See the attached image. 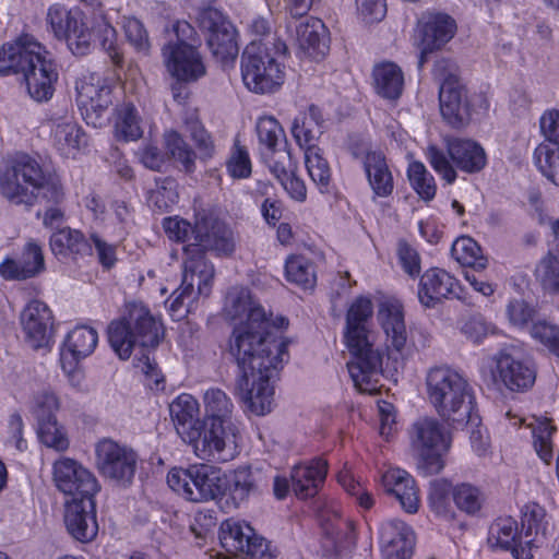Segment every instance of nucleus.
Wrapping results in <instances>:
<instances>
[{
    "label": "nucleus",
    "instance_id": "f03ea898",
    "mask_svg": "<svg viewBox=\"0 0 559 559\" xmlns=\"http://www.w3.org/2000/svg\"><path fill=\"white\" fill-rule=\"evenodd\" d=\"M370 298L359 296L350 304L345 320L344 341L352 355L346 366L355 388L367 394L380 391L382 377V353L374 347L371 332L367 328L372 317Z\"/></svg>",
    "mask_w": 559,
    "mask_h": 559
},
{
    "label": "nucleus",
    "instance_id": "c03bdc74",
    "mask_svg": "<svg viewBox=\"0 0 559 559\" xmlns=\"http://www.w3.org/2000/svg\"><path fill=\"white\" fill-rule=\"evenodd\" d=\"M203 402L209 421H221L224 425L233 424L230 417L234 404L223 390L217 388L206 390Z\"/></svg>",
    "mask_w": 559,
    "mask_h": 559
},
{
    "label": "nucleus",
    "instance_id": "a18cd8bd",
    "mask_svg": "<svg viewBox=\"0 0 559 559\" xmlns=\"http://www.w3.org/2000/svg\"><path fill=\"white\" fill-rule=\"evenodd\" d=\"M285 274L288 282L304 289L313 288L317 282L314 264L304 255L289 257L286 260Z\"/></svg>",
    "mask_w": 559,
    "mask_h": 559
},
{
    "label": "nucleus",
    "instance_id": "6e6d98bb",
    "mask_svg": "<svg viewBox=\"0 0 559 559\" xmlns=\"http://www.w3.org/2000/svg\"><path fill=\"white\" fill-rule=\"evenodd\" d=\"M531 427L534 448L538 456L548 464L552 459L551 438L556 427L551 425L548 418L536 419L535 423L531 424Z\"/></svg>",
    "mask_w": 559,
    "mask_h": 559
},
{
    "label": "nucleus",
    "instance_id": "4468645a",
    "mask_svg": "<svg viewBox=\"0 0 559 559\" xmlns=\"http://www.w3.org/2000/svg\"><path fill=\"white\" fill-rule=\"evenodd\" d=\"M199 22L201 28L207 32V46L213 57L224 66L233 62L239 52L233 24L214 8L204 9Z\"/></svg>",
    "mask_w": 559,
    "mask_h": 559
},
{
    "label": "nucleus",
    "instance_id": "393cba45",
    "mask_svg": "<svg viewBox=\"0 0 559 559\" xmlns=\"http://www.w3.org/2000/svg\"><path fill=\"white\" fill-rule=\"evenodd\" d=\"M163 56L168 72L179 81H197L205 74V67L195 46L167 45Z\"/></svg>",
    "mask_w": 559,
    "mask_h": 559
},
{
    "label": "nucleus",
    "instance_id": "3c124183",
    "mask_svg": "<svg viewBox=\"0 0 559 559\" xmlns=\"http://www.w3.org/2000/svg\"><path fill=\"white\" fill-rule=\"evenodd\" d=\"M116 134L126 141H133L142 135L140 118L131 103H124L117 108Z\"/></svg>",
    "mask_w": 559,
    "mask_h": 559
},
{
    "label": "nucleus",
    "instance_id": "412c9836",
    "mask_svg": "<svg viewBox=\"0 0 559 559\" xmlns=\"http://www.w3.org/2000/svg\"><path fill=\"white\" fill-rule=\"evenodd\" d=\"M415 531L399 520H389L379 527V545L383 559H411L415 552Z\"/></svg>",
    "mask_w": 559,
    "mask_h": 559
},
{
    "label": "nucleus",
    "instance_id": "1a4fd4ad",
    "mask_svg": "<svg viewBox=\"0 0 559 559\" xmlns=\"http://www.w3.org/2000/svg\"><path fill=\"white\" fill-rule=\"evenodd\" d=\"M182 440L204 461L228 462L239 453L238 431L234 424L202 420Z\"/></svg>",
    "mask_w": 559,
    "mask_h": 559
},
{
    "label": "nucleus",
    "instance_id": "4d7b16f0",
    "mask_svg": "<svg viewBox=\"0 0 559 559\" xmlns=\"http://www.w3.org/2000/svg\"><path fill=\"white\" fill-rule=\"evenodd\" d=\"M155 182L156 187L150 191L148 201L159 211H168L178 201L176 181L171 178H159Z\"/></svg>",
    "mask_w": 559,
    "mask_h": 559
},
{
    "label": "nucleus",
    "instance_id": "69168bd1",
    "mask_svg": "<svg viewBox=\"0 0 559 559\" xmlns=\"http://www.w3.org/2000/svg\"><path fill=\"white\" fill-rule=\"evenodd\" d=\"M509 322L516 328L526 326L535 316V309L523 299H512L506 309Z\"/></svg>",
    "mask_w": 559,
    "mask_h": 559
},
{
    "label": "nucleus",
    "instance_id": "a211bd4d",
    "mask_svg": "<svg viewBox=\"0 0 559 559\" xmlns=\"http://www.w3.org/2000/svg\"><path fill=\"white\" fill-rule=\"evenodd\" d=\"M451 442L450 432L437 419L421 424V474H438L444 468Z\"/></svg>",
    "mask_w": 559,
    "mask_h": 559
},
{
    "label": "nucleus",
    "instance_id": "de8ad7c7",
    "mask_svg": "<svg viewBox=\"0 0 559 559\" xmlns=\"http://www.w3.org/2000/svg\"><path fill=\"white\" fill-rule=\"evenodd\" d=\"M98 341L97 332L88 326H78L67 336L64 346L75 359L85 358L91 355Z\"/></svg>",
    "mask_w": 559,
    "mask_h": 559
},
{
    "label": "nucleus",
    "instance_id": "8fccbe9b",
    "mask_svg": "<svg viewBox=\"0 0 559 559\" xmlns=\"http://www.w3.org/2000/svg\"><path fill=\"white\" fill-rule=\"evenodd\" d=\"M260 472L242 466L234 471L229 490L235 501H245L251 492L258 490Z\"/></svg>",
    "mask_w": 559,
    "mask_h": 559
},
{
    "label": "nucleus",
    "instance_id": "e2e57ef3",
    "mask_svg": "<svg viewBox=\"0 0 559 559\" xmlns=\"http://www.w3.org/2000/svg\"><path fill=\"white\" fill-rule=\"evenodd\" d=\"M234 152L227 162V170L233 178L242 179L251 175V162L245 146L235 141Z\"/></svg>",
    "mask_w": 559,
    "mask_h": 559
},
{
    "label": "nucleus",
    "instance_id": "774afa93",
    "mask_svg": "<svg viewBox=\"0 0 559 559\" xmlns=\"http://www.w3.org/2000/svg\"><path fill=\"white\" fill-rule=\"evenodd\" d=\"M355 3L366 23L380 22L386 15V0H355Z\"/></svg>",
    "mask_w": 559,
    "mask_h": 559
},
{
    "label": "nucleus",
    "instance_id": "b1692460",
    "mask_svg": "<svg viewBox=\"0 0 559 559\" xmlns=\"http://www.w3.org/2000/svg\"><path fill=\"white\" fill-rule=\"evenodd\" d=\"M26 341L33 348L47 346L53 333V317L49 307L39 300H32L20 316Z\"/></svg>",
    "mask_w": 559,
    "mask_h": 559
},
{
    "label": "nucleus",
    "instance_id": "2f4dec72",
    "mask_svg": "<svg viewBox=\"0 0 559 559\" xmlns=\"http://www.w3.org/2000/svg\"><path fill=\"white\" fill-rule=\"evenodd\" d=\"M94 81L95 78L92 75L76 83V102L86 111L100 114L112 103L111 90L109 86L100 84L99 80Z\"/></svg>",
    "mask_w": 559,
    "mask_h": 559
},
{
    "label": "nucleus",
    "instance_id": "2eb2a0df",
    "mask_svg": "<svg viewBox=\"0 0 559 559\" xmlns=\"http://www.w3.org/2000/svg\"><path fill=\"white\" fill-rule=\"evenodd\" d=\"M496 383L511 392H526L536 380L534 362L522 357L514 347H506L493 356Z\"/></svg>",
    "mask_w": 559,
    "mask_h": 559
},
{
    "label": "nucleus",
    "instance_id": "bb28decb",
    "mask_svg": "<svg viewBox=\"0 0 559 559\" xmlns=\"http://www.w3.org/2000/svg\"><path fill=\"white\" fill-rule=\"evenodd\" d=\"M45 270L43 249L35 240H29L21 257L8 259L0 265V274L7 280H26L34 277Z\"/></svg>",
    "mask_w": 559,
    "mask_h": 559
},
{
    "label": "nucleus",
    "instance_id": "338daca9",
    "mask_svg": "<svg viewBox=\"0 0 559 559\" xmlns=\"http://www.w3.org/2000/svg\"><path fill=\"white\" fill-rule=\"evenodd\" d=\"M59 409V400L55 393L43 391L35 396L34 414L37 421L56 419L55 413Z\"/></svg>",
    "mask_w": 559,
    "mask_h": 559
},
{
    "label": "nucleus",
    "instance_id": "0e129e2a",
    "mask_svg": "<svg viewBox=\"0 0 559 559\" xmlns=\"http://www.w3.org/2000/svg\"><path fill=\"white\" fill-rule=\"evenodd\" d=\"M123 29L128 41L138 50L147 52L150 49V40L147 32L142 24L135 17L123 19Z\"/></svg>",
    "mask_w": 559,
    "mask_h": 559
},
{
    "label": "nucleus",
    "instance_id": "39448f33",
    "mask_svg": "<svg viewBox=\"0 0 559 559\" xmlns=\"http://www.w3.org/2000/svg\"><path fill=\"white\" fill-rule=\"evenodd\" d=\"M164 228L170 239L186 242L183 246V263L190 258L209 262L205 251H214L218 255H229L236 247L233 230L214 215L201 212L195 216L194 225L186 219L167 217Z\"/></svg>",
    "mask_w": 559,
    "mask_h": 559
},
{
    "label": "nucleus",
    "instance_id": "052dcab7",
    "mask_svg": "<svg viewBox=\"0 0 559 559\" xmlns=\"http://www.w3.org/2000/svg\"><path fill=\"white\" fill-rule=\"evenodd\" d=\"M38 437L46 447L56 451H66L69 447V440L57 419L38 421Z\"/></svg>",
    "mask_w": 559,
    "mask_h": 559
},
{
    "label": "nucleus",
    "instance_id": "cd10ccee",
    "mask_svg": "<svg viewBox=\"0 0 559 559\" xmlns=\"http://www.w3.org/2000/svg\"><path fill=\"white\" fill-rule=\"evenodd\" d=\"M455 20L445 13H429L421 28V64L426 53L441 49L455 35Z\"/></svg>",
    "mask_w": 559,
    "mask_h": 559
},
{
    "label": "nucleus",
    "instance_id": "c9c22d12",
    "mask_svg": "<svg viewBox=\"0 0 559 559\" xmlns=\"http://www.w3.org/2000/svg\"><path fill=\"white\" fill-rule=\"evenodd\" d=\"M368 181L379 197H386L393 190V177L381 152H368L364 159Z\"/></svg>",
    "mask_w": 559,
    "mask_h": 559
},
{
    "label": "nucleus",
    "instance_id": "f3484780",
    "mask_svg": "<svg viewBox=\"0 0 559 559\" xmlns=\"http://www.w3.org/2000/svg\"><path fill=\"white\" fill-rule=\"evenodd\" d=\"M53 481L57 488L72 499H90L99 486L95 476L79 462L63 457L53 464Z\"/></svg>",
    "mask_w": 559,
    "mask_h": 559
},
{
    "label": "nucleus",
    "instance_id": "423d86ee",
    "mask_svg": "<svg viewBox=\"0 0 559 559\" xmlns=\"http://www.w3.org/2000/svg\"><path fill=\"white\" fill-rule=\"evenodd\" d=\"M428 402L447 421L474 423V391L468 381L450 367L431 368L426 376Z\"/></svg>",
    "mask_w": 559,
    "mask_h": 559
},
{
    "label": "nucleus",
    "instance_id": "c85d7f7f",
    "mask_svg": "<svg viewBox=\"0 0 559 559\" xmlns=\"http://www.w3.org/2000/svg\"><path fill=\"white\" fill-rule=\"evenodd\" d=\"M382 483L389 493H393L407 513L414 514L419 508L416 480L406 471L392 468L382 476Z\"/></svg>",
    "mask_w": 559,
    "mask_h": 559
},
{
    "label": "nucleus",
    "instance_id": "dca6fc26",
    "mask_svg": "<svg viewBox=\"0 0 559 559\" xmlns=\"http://www.w3.org/2000/svg\"><path fill=\"white\" fill-rule=\"evenodd\" d=\"M96 464L103 476L129 484L135 473L136 454L126 445L104 439L96 445Z\"/></svg>",
    "mask_w": 559,
    "mask_h": 559
},
{
    "label": "nucleus",
    "instance_id": "ea45409f",
    "mask_svg": "<svg viewBox=\"0 0 559 559\" xmlns=\"http://www.w3.org/2000/svg\"><path fill=\"white\" fill-rule=\"evenodd\" d=\"M52 135L55 145L64 155L71 154L84 144V132L69 115L53 122Z\"/></svg>",
    "mask_w": 559,
    "mask_h": 559
},
{
    "label": "nucleus",
    "instance_id": "4be33fe9",
    "mask_svg": "<svg viewBox=\"0 0 559 559\" xmlns=\"http://www.w3.org/2000/svg\"><path fill=\"white\" fill-rule=\"evenodd\" d=\"M224 313L234 326L269 324L263 307L245 287L229 288L225 298Z\"/></svg>",
    "mask_w": 559,
    "mask_h": 559
},
{
    "label": "nucleus",
    "instance_id": "c756f323",
    "mask_svg": "<svg viewBox=\"0 0 559 559\" xmlns=\"http://www.w3.org/2000/svg\"><path fill=\"white\" fill-rule=\"evenodd\" d=\"M328 473V463L314 460L309 464L295 465L290 473L292 488L300 499L313 497L319 486L324 481Z\"/></svg>",
    "mask_w": 559,
    "mask_h": 559
},
{
    "label": "nucleus",
    "instance_id": "864d4df0",
    "mask_svg": "<svg viewBox=\"0 0 559 559\" xmlns=\"http://www.w3.org/2000/svg\"><path fill=\"white\" fill-rule=\"evenodd\" d=\"M530 335L550 355L559 360V325L545 319L537 320L530 326Z\"/></svg>",
    "mask_w": 559,
    "mask_h": 559
},
{
    "label": "nucleus",
    "instance_id": "20e7f679",
    "mask_svg": "<svg viewBox=\"0 0 559 559\" xmlns=\"http://www.w3.org/2000/svg\"><path fill=\"white\" fill-rule=\"evenodd\" d=\"M0 74H22L29 96L36 102L50 99L58 80L57 67L49 52L29 34L1 47Z\"/></svg>",
    "mask_w": 559,
    "mask_h": 559
},
{
    "label": "nucleus",
    "instance_id": "f8f14e48",
    "mask_svg": "<svg viewBox=\"0 0 559 559\" xmlns=\"http://www.w3.org/2000/svg\"><path fill=\"white\" fill-rule=\"evenodd\" d=\"M214 278V266L190 258L185 262L182 283L166 301L171 316L178 320L191 311L199 296L207 297Z\"/></svg>",
    "mask_w": 559,
    "mask_h": 559
},
{
    "label": "nucleus",
    "instance_id": "7c9ffc66",
    "mask_svg": "<svg viewBox=\"0 0 559 559\" xmlns=\"http://www.w3.org/2000/svg\"><path fill=\"white\" fill-rule=\"evenodd\" d=\"M522 533L518 522L511 516L496 519L488 530L487 543L493 550L518 554L521 546Z\"/></svg>",
    "mask_w": 559,
    "mask_h": 559
},
{
    "label": "nucleus",
    "instance_id": "a19ab883",
    "mask_svg": "<svg viewBox=\"0 0 559 559\" xmlns=\"http://www.w3.org/2000/svg\"><path fill=\"white\" fill-rule=\"evenodd\" d=\"M546 512L537 503H528L522 512V535L530 538L526 544L539 546L548 533V522L545 520Z\"/></svg>",
    "mask_w": 559,
    "mask_h": 559
},
{
    "label": "nucleus",
    "instance_id": "680f3d73",
    "mask_svg": "<svg viewBox=\"0 0 559 559\" xmlns=\"http://www.w3.org/2000/svg\"><path fill=\"white\" fill-rule=\"evenodd\" d=\"M432 74L439 82V88H443L447 84L452 87L463 84L460 76V68L451 58L438 59L433 64Z\"/></svg>",
    "mask_w": 559,
    "mask_h": 559
},
{
    "label": "nucleus",
    "instance_id": "72a5a7b5",
    "mask_svg": "<svg viewBox=\"0 0 559 559\" xmlns=\"http://www.w3.org/2000/svg\"><path fill=\"white\" fill-rule=\"evenodd\" d=\"M456 287H459L456 280L444 270L435 267L421 275V290L427 297L426 307H431L450 295L459 297L455 292Z\"/></svg>",
    "mask_w": 559,
    "mask_h": 559
},
{
    "label": "nucleus",
    "instance_id": "09e8293b",
    "mask_svg": "<svg viewBox=\"0 0 559 559\" xmlns=\"http://www.w3.org/2000/svg\"><path fill=\"white\" fill-rule=\"evenodd\" d=\"M305 150V164L311 180L322 190L331 180V168L319 146H307Z\"/></svg>",
    "mask_w": 559,
    "mask_h": 559
},
{
    "label": "nucleus",
    "instance_id": "f257e3e1",
    "mask_svg": "<svg viewBox=\"0 0 559 559\" xmlns=\"http://www.w3.org/2000/svg\"><path fill=\"white\" fill-rule=\"evenodd\" d=\"M270 323L234 326L229 354L238 367L235 392L250 412L270 413L274 403L273 381L283 345L271 340Z\"/></svg>",
    "mask_w": 559,
    "mask_h": 559
},
{
    "label": "nucleus",
    "instance_id": "9d476101",
    "mask_svg": "<svg viewBox=\"0 0 559 559\" xmlns=\"http://www.w3.org/2000/svg\"><path fill=\"white\" fill-rule=\"evenodd\" d=\"M167 484L192 502L214 500L225 489L221 471L206 464L192 465L187 469L174 468L167 475Z\"/></svg>",
    "mask_w": 559,
    "mask_h": 559
},
{
    "label": "nucleus",
    "instance_id": "6e6552de",
    "mask_svg": "<svg viewBox=\"0 0 559 559\" xmlns=\"http://www.w3.org/2000/svg\"><path fill=\"white\" fill-rule=\"evenodd\" d=\"M448 156L459 169L468 174L480 171L487 163L485 150L473 140L448 136L444 138V148L429 144L426 157L449 185L455 181L456 171Z\"/></svg>",
    "mask_w": 559,
    "mask_h": 559
},
{
    "label": "nucleus",
    "instance_id": "4c0bfd02",
    "mask_svg": "<svg viewBox=\"0 0 559 559\" xmlns=\"http://www.w3.org/2000/svg\"><path fill=\"white\" fill-rule=\"evenodd\" d=\"M323 122L321 110L314 105L297 116L292 124V133L298 145L302 148L316 146L313 141L322 134Z\"/></svg>",
    "mask_w": 559,
    "mask_h": 559
},
{
    "label": "nucleus",
    "instance_id": "473e14b6",
    "mask_svg": "<svg viewBox=\"0 0 559 559\" xmlns=\"http://www.w3.org/2000/svg\"><path fill=\"white\" fill-rule=\"evenodd\" d=\"M378 319L392 345L401 350L406 342V331L402 305L394 299H388L379 305Z\"/></svg>",
    "mask_w": 559,
    "mask_h": 559
},
{
    "label": "nucleus",
    "instance_id": "0eeeda50",
    "mask_svg": "<svg viewBox=\"0 0 559 559\" xmlns=\"http://www.w3.org/2000/svg\"><path fill=\"white\" fill-rule=\"evenodd\" d=\"M162 324L141 304L128 306V312L108 326V341L120 359H128L134 346L155 347L160 340Z\"/></svg>",
    "mask_w": 559,
    "mask_h": 559
},
{
    "label": "nucleus",
    "instance_id": "58836bf2",
    "mask_svg": "<svg viewBox=\"0 0 559 559\" xmlns=\"http://www.w3.org/2000/svg\"><path fill=\"white\" fill-rule=\"evenodd\" d=\"M372 76L374 88L380 96L388 99L401 96L404 78L395 63L386 61L374 66Z\"/></svg>",
    "mask_w": 559,
    "mask_h": 559
},
{
    "label": "nucleus",
    "instance_id": "13d9d810",
    "mask_svg": "<svg viewBox=\"0 0 559 559\" xmlns=\"http://www.w3.org/2000/svg\"><path fill=\"white\" fill-rule=\"evenodd\" d=\"M165 146L171 157L178 160L187 171L193 169L195 153L178 132L169 131L165 134Z\"/></svg>",
    "mask_w": 559,
    "mask_h": 559
},
{
    "label": "nucleus",
    "instance_id": "f704fd0d",
    "mask_svg": "<svg viewBox=\"0 0 559 559\" xmlns=\"http://www.w3.org/2000/svg\"><path fill=\"white\" fill-rule=\"evenodd\" d=\"M50 249L55 255H91L92 245L84 235L70 227L58 229L50 236Z\"/></svg>",
    "mask_w": 559,
    "mask_h": 559
},
{
    "label": "nucleus",
    "instance_id": "5701e85b",
    "mask_svg": "<svg viewBox=\"0 0 559 559\" xmlns=\"http://www.w3.org/2000/svg\"><path fill=\"white\" fill-rule=\"evenodd\" d=\"M64 524L68 533L78 542L91 543L98 534L94 498L72 499L66 504Z\"/></svg>",
    "mask_w": 559,
    "mask_h": 559
},
{
    "label": "nucleus",
    "instance_id": "603ef678",
    "mask_svg": "<svg viewBox=\"0 0 559 559\" xmlns=\"http://www.w3.org/2000/svg\"><path fill=\"white\" fill-rule=\"evenodd\" d=\"M78 15L79 12H72L61 3H53L48 8L47 22L55 36L62 39L80 23Z\"/></svg>",
    "mask_w": 559,
    "mask_h": 559
},
{
    "label": "nucleus",
    "instance_id": "ddd939ff",
    "mask_svg": "<svg viewBox=\"0 0 559 559\" xmlns=\"http://www.w3.org/2000/svg\"><path fill=\"white\" fill-rule=\"evenodd\" d=\"M219 542L226 552L246 559H273L267 542L246 522L225 520L219 526Z\"/></svg>",
    "mask_w": 559,
    "mask_h": 559
},
{
    "label": "nucleus",
    "instance_id": "e433bc0d",
    "mask_svg": "<svg viewBox=\"0 0 559 559\" xmlns=\"http://www.w3.org/2000/svg\"><path fill=\"white\" fill-rule=\"evenodd\" d=\"M171 419L175 424L177 433L182 439L192 429L199 427L201 419L199 415V404L190 394H181L169 405Z\"/></svg>",
    "mask_w": 559,
    "mask_h": 559
},
{
    "label": "nucleus",
    "instance_id": "bf43d9fd",
    "mask_svg": "<svg viewBox=\"0 0 559 559\" xmlns=\"http://www.w3.org/2000/svg\"><path fill=\"white\" fill-rule=\"evenodd\" d=\"M453 501L456 507L467 514H475L481 508L484 497L480 490L471 484H461L453 488Z\"/></svg>",
    "mask_w": 559,
    "mask_h": 559
},
{
    "label": "nucleus",
    "instance_id": "a878e982",
    "mask_svg": "<svg viewBox=\"0 0 559 559\" xmlns=\"http://www.w3.org/2000/svg\"><path fill=\"white\" fill-rule=\"evenodd\" d=\"M299 49L310 59L319 61L329 52V33L323 22L309 16L296 26Z\"/></svg>",
    "mask_w": 559,
    "mask_h": 559
},
{
    "label": "nucleus",
    "instance_id": "aec40b11",
    "mask_svg": "<svg viewBox=\"0 0 559 559\" xmlns=\"http://www.w3.org/2000/svg\"><path fill=\"white\" fill-rule=\"evenodd\" d=\"M476 94H471L464 84L445 85L439 88L440 112L443 120L454 129L469 124L474 111Z\"/></svg>",
    "mask_w": 559,
    "mask_h": 559
},
{
    "label": "nucleus",
    "instance_id": "6ab92c4d",
    "mask_svg": "<svg viewBox=\"0 0 559 559\" xmlns=\"http://www.w3.org/2000/svg\"><path fill=\"white\" fill-rule=\"evenodd\" d=\"M539 123L549 144H539L535 148V164L548 179L559 186V110L546 111Z\"/></svg>",
    "mask_w": 559,
    "mask_h": 559
},
{
    "label": "nucleus",
    "instance_id": "9b49d317",
    "mask_svg": "<svg viewBox=\"0 0 559 559\" xmlns=\"http://www.w3.org/2000/svg\"><path fill=\"white\" fill-rule=\"evenodd\" d=\"M241 75L245 85L258 94L272 93L284 82L280 63L257 40H252L242 53Z\"/></svg>",
    "mask_w": 559,
    "mask_h": 559
},
{
    "label": "nucleus",
    "instance_id": "37998d69",
    "mask_svg": "<svg viewBox=\"0 0 559 559\" xmlns=\"http://www.w3.org/2000/svg\"><path fill=\"white\" fill-rule=\"evenodd\" d=\"M257 133L259 143L262 146V156L269 154L275 155L281 150V144L285 145V132L282 126L273 117H263L258 120Z\"/></svg>",
    "mask_w": 559,
    "mask_h": 559
},
{
    "label": "nucleus",
    "instance_id": "5fc2aeb1",
    "mask_svg": "<svg viewBox=\"0 0 559 559\" xmlns=\"http://www.w3.org/2000/svg\"><path fill=\"white\" fill-rule=\"evenodd\" d=\"M535 276L548 294H559V254L548 252L535 269Z\"/></svg>",
    "mask_w": 559,
    "mask_h": 559
},
{
    "label": "nucleus",
    "instance_id": "7ed1b4c3",
    "mask_svg": "<svg viewBox=\"0 0 559 559\" xmlns=\"http://www.w3.org/2000/svg\"><path fill=\"white\" fill-rule=\"evenodd\" d=\"M0 194L14 205L27 207L38 198L57 204L64 195L58 176L22 152L9 155L0 166Z\"/></svg>",
    "mask_w": 559,
    "mask_h": 559
},
{
    "label": "nucleus",
    "instance_id": "49530a36",
    "mask_svg": "<svg viewBox=\"0 0 559 559\" xmlns=\"http://www.w3.org/2000/svg\"><path fill=\"white\" fill-rule=\"evenodd\" d=\"M453 488L445 478L433 479L429 484L427 501L429 509L440 518L450 519L452 516L451 499Z\"/></svg>",
    "mask_w": 559,
    "mask_h": 559
},
{
    "label": "nucleus",
    "instance_id": "79ce46f5",
    "mask_svg": "<svg viewBox=\"0 0 559 559\" xmlns=\"http://www.w3.org/2000/svg\"><path fill=\"white\" fill-rule=\"evenodd\" d=\"M451 255L461 265L474 271L485 270L488 263L487 258L483 255L480 246L469 236H462L454 240Z\"/></svg>",
    "mask_w": 559,
    "mask_h": 559
}]
</instances>
